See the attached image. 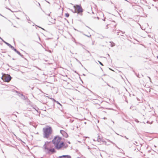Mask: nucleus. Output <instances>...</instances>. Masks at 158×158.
<instances>
[{"label": "nucleus", "instance_id": "obj_1", "mask_svg": "<svg viewBox=\"0 0 158 158\" xmlns=\"http://www.w3.org/2000/svg\"><path fill=\"white\" fill-rule=\"evenodd\" d=\"M62 138L58 135H56L54 138L52 142L55 146L54 148H62L64 147L66 148L68 147V145L62 141Z\"/></svg>", "mask_w": 158, "mask_h": 158}, {"label": "nucleus", "instance_id": "obj_2", "mask_svg": "<svg viewBox=\"0 0 158 158\" xmlns=\"http://www.w3.org/2000/svg\"><path fill=\"white\" fill-rule=\"evenodd\" d=\"M43 130L44 131V137L48 138L49 135L51 134L52 132V129L51 127H48L45 128H44Z\"/></svg>", "mask_w": 158, "mask_h": 158}, {"label": "nucleus", "instance_id": "obj_3", "mask_svg": "<svg viewBox=\"0 0 158 158\" xmlns=\"http://www.w3.org/2000/svg\"><path fill=\"white\" fill-rule=\"evenodd\" d=\"M73 7L77 10V13L78 14H80L81 15H82V13L83 11V10L81 5H76L74 6Z\"/></svg>", "mask_w": 158, "mask_h": 158}, {"label": "nucleus", "instance_id": "obj_4", "mask_svg": "<svg viewBox=\"0 0 158 158\" xmlns=\"http://www.w3.org/2000/svg\"><path fill=\"white\" fill-rule=\"evenodd\" d=\"M2 79L3 80H4L5 82H9L11 80L12 78L9 74H7V76L5 77H3V75L5 74L3 73H2Z\"/></svg>", "mask_w": 158, "mask_h": 158}, {"label": "nucleus", "instance_id": "obj_5", "mask_svg": "<svg viewBox=\"0 0 158 158\" xmlns=\"http://www.w3.org/2000/svg\"><path fill=\"white\" fill-rule=\"evenodd\" d=\"M44 152L46 153L51 155L56 152L55 149H44Z\"/></svg>", "mask_w": 158, "mask_h": 158}, {"label": "nucleus", "instance_id": "obj_6", "mask_svg": "<svg viewBox=\"0 0 158 158\" xmlns=\"http://www.w3.org/2000/svg\"><path fill=\"white\" fill-rule=\"evenodd\" d=\"M94 141H98V142L101 143L102 142V143H105L106 144V142L105 141L103 140V139L102 138H101L100 137V136L99 135H98L97 138H95L94 139Z\"/></svg>", "mask_w": 158, "mask_h": 158}, {"label": "nucleus", "instance_id": "obj_7", "mask_svg": "<svg viewBox=\"0 0 158 158\" xmlns=\"http://www.w3.org/2000/svg\"><path fill=\"white\" fill-rule=\"evenodd\" d=\"M60 132L64 137H65V138H67L68 137V134L64 131L63 130H60Z\"/></svg>", "mask_w": 158, "mask_h": 158}, {"label": "nucleus", "instance_id": "obj_8", "mask_svg": "<svg viewBox=\"0 0 158 158\" xmlns=\"http://www.w3.org/2000/svg\"><path fill=\"white\" fill-rule=\"evenodd\" d=\"M60 158H71L70 156L68 155H63L59 157Z\"/></svg>", "mask_w": 158, "mask_h": 158}, {"label": "nucleus", "instance_id": "obj_9", "mask_svg": "<svg viewBox=\"0 0 158 158\" xmlns=\"http://www.w3.org/2000/svg\"><path fill=\"white\" fill-rule=\"evenodd\" d=\"M51 142V141L50 142H48V141H47V142H45V144H44V146H43V148H47L46 147V145L48 144L49 143H50Z\"/></svg>", "mask_w": 158, "mask_h": 158}, {"label": "nucleus", "instance_id": "obj_10", "mask_svg": "<svg viewBox=\"0 0 158 158\" xmlns=\"http://www.w3.org/2000/svg\"><path fill=\"white\" fill-rule=\"evenodd\" d=\"M21 98L24 100H26L27 98V97H25V95L22 94V95H21V97H20Z\"/></svg>", "mask_w": 158, "mask_h": 158}, {"label": "nucleus", "instance_id": "obj_11", "mask_svg": "<svg viewBox=\"0 0 158 158\" xmlns=\"http://www.w3.org/2000/svg\"><path fill=\"white\" fill-rule=\"evenodd\" d=\"M19 55V56H20L22 57V58H24V56H23V55H22V54H21L19 52V51H17V52H16Z\"/></svg>", "mask_w": 158, "mask_h": 158}, {"label": "nucleus", "instance_id": "obj_12", "mask_svg": "<svg viewBox=\"0 0 158 158\" xmlns=\"http://www.w3.org/2000/svg\"><path fill=\"white\" fill-rule=\"evenodd\" d=\"M16 92L17 94L18 95L19 97H21V95H22L23 94H21L19 92L17 91H15Z\"/></svg>", "mask_w": 158, "mask_h": 158}, {"label": "nucleus", "instance_id": "obj_13", "mask_svg": "<svg viewBox=\"0 0 158 158\" xmlns=\"http://www.w3.org/2000/svg\"><path fill=\"white\" fill-rule=\"evenodd\" d=\"M110 42L111 43L110 46L111 47H113L115 46V44L114 42Z\"/></svg>", "mask_w": 158, "mask_h": 158}, {"label": "nucleus", "instance_id": "obj_14", "mask_svg": "<svg viewBox=\"0 0 158 158\" xmlns=\"http://www.w3.org/2000/svg\"><path fill=\"white\" fill-rule=\"evenodd\" d=\"M58 108L61 111H62L63 110V108L62 106H60L58 107Z\"/></svg>", "mask_w": 158, "mask_h": 158}, {"label": "nucleus", "instance_id": "obj_15", "mask_svg": "<svg viewBox=\"0 0 158 158\" xmlns=\"http://www.w3.org/2000/svg\"><path fill=\"white\" fill-rule=\"evenodd\" d=\"M69 13H66L65 14V16L66 17H69Z\"/></svg>", "mask_w": 158, "mask_h": 158}, {"label": "nucleus", "instance_id": "obj_16", "mask_svg": "<svg viewBox=\"0 0 158 158\" xmlns=\"http://www.w3.org/2000/svg\"><path fill=\"white\" fill-rule=\"evenodd\" d=\"M55 102H56L57 104H59L60 106H62V105L58 101H55Z\"/></svg>", "mask_w": 158, "mask_h": 158}, {"label": "nucleus", "instance_id": "obj_17", "mask_svg": "<svg viewBox=\"0 0 158 158\" xmlns=\"http://www.w3.org/2000/svg\"><path fill=\"white\" fill-rule=\"evenodd\" d=\"M4 43H5L9 47L11 45L10 44L7 42L6 41L5 42H4Z\"/></svg>", "mask_w": 158, "mask_h": 158}, {"label": "nucleus", "instance_id": "obj_18", "mask_svg": "<svg viewBox=\"0 0 158 158\" xmlns=\"http://www.w3.org/2000/svg\"><path fill=\"white\" fill-rule=\"evenodd\" d=\"M71 11L74 13H77L76 11V9H75L74 10H71Z\"/></svg>", "mask_w": 158, "mask_h": 158}, {"label": "nucleus", "instance_id": "obj_19", "mask_svg": "<svg viewBox=\"0 0 158 158\" xmlns=\"http://www.w3.org/2000/svg\"><path fill=\"white\" fill-rule=\"evenodd\" d=\"M76 60L80 64H81V65L82 66H83V65L82 64H81V62L77 59L76 58Z\"/></svg>", "mask_w": 158, "mask_h": 158}, {"label": "nucleus", "instance_id": "obj_20", "mask_svg": "<svg viewBox=\"0 0 158 158\" xmlns=\"http://www.w3.org/2000/svg\"><path fill=\"white\" fill-rule=\"evenodd\" d=\"M9 47L12 50L14 48V47H13L11 45H10Z\"/></svg>", "mask_w": 158, "mask_h": 158}, {"label": "nucleus", "instance_id": "obj_21", "mask_svg": "<svg viewBox=\"0 0 158 158\" xmlns=\"http://www.w3.org/2000/svg\"><path fill=\"white\" fill-rule=\"evenodd\" d=\"M50 99H51V100H52V101H54L55 102V101H56L54 98H50Z\"/></svg>", "mask_w": 158, "mask_h": 158}, {"label": "nucleus", "instance_id": "obj_22", "mask_svg": "<svg viewBox=\"0 0 158 158\" xmlns=\"http://www.w3.org/2000/svg\"><path fill=\"white\" fill-rule=\"evenodd\" d=\"M98 62L100 64H101V65H102V66L103 65V64L100 61H98Z\"/></svg>", "mask_w": 158, "mask_h": 158}, {"label": "nucleus", "instance_id": "obj_23", "mask_svg": "<svg viewBox=\"0 0 158 158\" xmlns=\"http://www.w3.org/2000/svg\"><path fill=\"white\" fill-rule=\"evenodd\" d=\"M13 50H14L16 52H17V51H18L16 48H14Z\"/></svg>", "mask_w": 158, "mask_h": 158}, {"label": "nucleus", "instance_id": "obj_24", "mask_svg": "<svg viewBox=\"0 0 158 158\" xmlns=\"http://www.w3.org/2000/svg\"><path fill=\"white\" fill-rule=\"evenodd\" d=\"M0 39L2 40V42H3L4 43V42H5L6 41H4L1 37L0 38Z\"/></svg>", "mask_w": 158, "mask_h": 158}, {"label": "nucleus", "instance_id": "obj_25", "mask_svg": "<svg viewBox=\"0 0 158 158\" xmlns=\"http://www.w3.org/2000/svg\"><path fill=\"white\" fill-rule=\"evenodd\" d=\"M0 39L2 40V42H3L4 43V42H5L6 41H4L1 37L0 38Z\"/></svg>", "mask_w": 158, "mask_h": 158}, {"label": "nucleus", "instance_id": "obj_26", "mask_svg": "<svg viewBox=\"0 0 158 158\" xmlns=\"http://www.w3.org/2000/svg\"><path fill=\"white\" fill-rule=\"evenodd\" d=\"M0 39L2 40V42H3L4 43V42H5L6 41H4L1 37L0 38Z\"/></svg>", "mask_w": 158, "mask_h": 158}, {"label": "nucleus", "instance_id": "obj_27", "mask_svg": "<svg viewBox=\"0 0 158 158\" xmlns=\"http://www.w3.org/2000/svg\"><path fill=\"white\" fill-rule=\"evenodd\" d=\"M27 18V20L28 21H31L30 20L29 17H28V18L27 17V18Z\"/></svg>", "mask_w": 158, "mask_h": 158}, {"label": "nucleus", "instance_id": "obj_28", "mask_svg": "<svg viewBox=\"0 0 158 158\" xmlns=\"http://www.w3.org/2000/svg\"><path fill=\"white\" fill-rule=\"evenodd\" d=\"M148 77L149 78V80H150V82H152L151 81V79L150 78V77L148 76Z\"/></svg>", "mask_w": 158, "mask_h": 158}, {"label": "nucleus", "instance_id": "obj_29", "mask_svg": "<svg viewBox=\"0 0 158 158\" xmlns=\"http://www.w3.org/2000/svg\"><path fill=\"white\" fill-rule=\"evenodd\" d=\"M38 4H39V7H40V8L41 9V6H40V4L39 3V2H38Z\"/></svg>", "mask_w": 158, "mask_h": 158}, {"label": "nucleus", "instance_id": "obj_30", "mask_svg": "<svg viewBox=\"0 0 158 158\" xmlns=\"http://www.w3.org/2000/svg\"><path fill=\"white\" fill-rule=\"evenodd\" d=\"M35 26H37V27H39V28H41V29H42V27H40V26H37V25H35Z\"/></svg>", "mask_w": 158, "mask_h": 158}, {"label": "nucleus", "instance_id": "obj_31", "mask_svg": "<svg viewBox=\"0 0 158 158\" xmlns=\"http://www.w3.org/2000/svg\"><path fill=\"white\" fill-rule=\"evenodd\" d=\"M35 26H37V27H39V28H41V29H42V27H40V26H37V25H35Z\"/></svg>", "mask_w": 158, "mask_h": 158}, {"label": "nucleus", "instance_id": "obj_32", "mask_svg": "<svg viewBox=\"0 0 158 158\" xmlns=\"http://www.w3.org/2000/svg\"><path fill=\"white\" fill-rule=\"evenodd\" d=\"M105 82L106 83L107 85H108L110 87V86L109 85V84L108 83H106V82Z\"/></svg>", "mask_w": 158, "mask_h": 158}, {"label": "nucleus", "instance_id": "obj_33", "mask_svg": "<svg viewBox=\"0 0 158 158\" xmlns=\"http://www.w3.org/2000/svg\"><path fill=\"white\" fill-rule=\"evenodd\" d=\"M135 121L136 122H137V123H139V121L138 120H137V119H136V120H135Z\"/></svg>", "mask_w": 158, "mask_h": 158}, {"label": "nucleus", "instance_id": "obj_34", "mask_svg": "<svg viewBox=\"0 0 158 158\" xmlns=\"http://www.w3.org/2000/svg\"><path fill=\"white\" fill-rule=\"evenodd\" d=\"M108 28V25H107L106 26V29H107V28Z\"/></svg>", "mask_w": 158, "mask_h": 158}, {"label": "nucleus", "instance_id": "obj_35", "mask_svg": "<svg viewBox=\"0 0 158 158\" xmlns=\"http://www.w3.org/2000/svg\"><path fill=\"white\" fill-rule=\"evenodd\" d=\"M86 35V36H87V37H89L91 36V35H89V36L87 35Z\"/></svg>", "mask_w": 158, "mask_h": 158}, {"label": "nucleus", "instance_id": "obj_36", "mask_svg": "<svg viewBox=\"0 0 158 158\" xmlns=\"http://www.w3.org/2000/svg\"><path fill=\"white\" fill-rule=\"evenodd\" d=\"M51 13V12H50V13H49V14H47V15H48V16H50V13Z\"/></svg>", "mask_w": 158, "mask_h": 158}, {"label": "nucleus", "instance_id": "obj_37", "mask_svg": "<svg viewBox=\"0 0 158 158\" xmlns=\"http://www.w3.org/2000/svg\"><path fill=\"white\" fill-rule=\"evenodd\" d=\"M134 145H136V146H139L138 145H136V144H135L134 143Z\"/></svg>", "mask_w": 158, "mask_h": 158}, {"label": "nucleus", "instance_id": "obj_38", "mask_svg": "<svg viewBox=\"0 0 158 158\" xmlns=\"http://www.w3.org/2000/svg\"><path fill=\"white\" fill-rule=\"evenodd\" d=\"M147 123H150V122L149 121H147Z\"/></svg>", "mask_w": 158, "mask_h": 158}, {"label": "nucleus", "instance_id": "obj_39", "mask_svg": "<svg viewBox=\"0 0 158 158\" xmlns=\"http://www.w3.org/2000/svg\"><path fill=\"white\" fill-rule=\"evenodd\" d=\"M124 137H125V138H126V139H128V138H127L126 136H124Z\"/></svg>", "mask_w": 158, "mask_h": 158}, {"label": "nucleus", "instance_id": "obj_40", "mask_svg": "<svg viewBox=\"0 0 158 158\" xmlns=\"http://www.w3.org/2000/svg\"><path fill=\"white\" fill-rule=\"evenodd\" d=\"M69 144H70V142L69 141H68V142H67Z\"/></svg>", "mask_w": 158, "mask_h": 158}, {"label": "nucleus", "instance_id": "obj_41", "mask_svg": "<svg viewBox=\"0 0 158 158\" xmlns=\"http://www.w3.org/2000/svg\"><path fill=\"white\" fill-rule=\"evenodd\" d=\"M136 76H137V77H139V75H136Z\"/></svg>", "mask_w": 158, "mask_h": 158}, {"label": "nucleus", "instance_id": "obj_42", "mask_svg": "<svg viewBox=\"0 0 158 158\" xmlns=\"http://www.w3.org/2000/svg\"><path fill=\"white\" fill-rule=\"evenodd\" d=\"M111 121L112 122V123H113V124H114V121H113L112 120H111Z\"/></svg>", "mask_w": 158, "mask_h": 158}, {"label": "nucleus", "instance_id": "obj_43", "mask_svg": "<svg viewBox=\"0 0 158 158\" xmlns=\"http://www.w3.org/2000/svg\"><path fill=\"white\" fill-rule=\"evenodd\" d=\"M81 46H84V47H85V46L83 45H82V44H81Z\"/></svg>", "mask_w": 158, "mask_h": 158}, {"label": "nucleus", "instance_id": "obj_44", "mask_svg": "<svg viewBox=\"0 0 158 158\" xmlns=\"http://www.w3.org/2000/svg\"><path fill=\"white\" fill-rule=\"evenodd\" d=\"M70 52H71V53H72L73 54V52H71V51H70Z\"/></svg>", "mask_w": 158, "mask_h": 158}, {"label": "nucleus", "instance_id": "obj_45", "mask_svg": "<svg viewBox=\"0 0 158 158\" xmlns=\"http://www.w3.org/2000/svg\"><path fill=\"white\" fill-rule=\"evenodd\" d=\"M83 76H85V75H85V74H83Z\"/></svg>", "mask_w": 158, "mask_h": 158}, {"label": "nucleus", "instance_id": "obj_46", "mask_svg": "<svg viewBox=\"0 0 158 158\" xmlns=\"http://www.w3.org/2000/svg\"><path fill=\"white\" fill-rule=\"evenodd\" d=\"M97 18L98 19H99V18L98 17H97Z\"/></svg>", "mask_w": 158, "mask_h": 158}, {"label": "nucleus", "instance_id": "obj_47", "mask_svg": "<svg viewBox=\"0 0 158 158\" xmlns=\"http://www.w3.org/2000/svg\"><path fill=\"white\" fill-rule=\"evenodd\" d=\"M87 52H88V53H90V52H89V51L87 50Z\"/></svg>", "mask_w": 158, "mask_h": 158}, {"label": "nucleus", "instance_id": "obj_48", "mask_svg": "<svg viewBox=\"0 0 158 158\" xmlns=\"http://www.w3.org/2000/svg\"><path fill=\"white\" fill-rule=\"evenodd\" d=\"M139 144L140 146V147H141L142 146V145L140 143H139Z\"/></svg>", "mask_w": 158, "mask_h": 158}, {"label": "nucleus", "instance_id": "obj_49", "mask_svg": "<svg viewBox=\"0 0 158 158\" xmlns=\"http://www.w3.org/2000/svg\"><path fill=\"white\" fill-rule=\"evenodd\" d=\"M12 60H15V59H14V58H12Z\"/></svg>", "mask_w": 158, "mask_h": 158}, {"label": "nucleus", "instance_id": "obj_50", "mask_svg": "<svg viewBox=\"0 0 158 158\" xmlns=\"http://www.w3.org/2000/svg\"><path fill=\"white\" fill-rule=\"evenodd\" d=\"M101 79H102V80L103 81H104V80H103V78H101Z\"/></svg>", "mask_w": 158, "mask_h": 158}, {"label": "nucleus", "instance_id": "obj_51", "mask_svg": "<svg viewBox=\"0 0 158 158\" xmlns=\"http://www.w3.org/2000/svg\"><path fill=\"white\" fill-rule=\"evenodd\" d=\"M33 26H34V25H35V24L34 23H33Z\"/></svg>", "mask_w": 158, "mask_h": 158}, {"label": "nucleus", "instance_id": "obj_52", "mask_svg": "<svg viewBox=\"0 0 158 158\" xmlns=\"http://www.w3.org/2000/svg\"><path fill=\"white\" fill-rule=\"evenodd\" d=\"M49 52H51V50H49Z\"/></svg>", "mask_w": 158, "mask_h": 158}, {"label": "nucleus", "instance_id": "obj_53", "mask_svg": "<svg viewBox=\"0 0 158 158\" xmlns=\"http://www.w3.org/2000/svg\"><path fill=\"white\" fill-rule=\"evenodd\" d=\"M42 29L43 30H45L44 29V28H42Z\"/></svg>", "mask_w": 158, "mask_h": 158}, {"label": "nucleus", "instance_id": "obj_54", "mask_svg": "<svg viewBox=\"0 0 158 158\" xmlns=\"http://www.w3.org/2000/svg\"><path fill=\"white\" fill-rule=\"evenodd\" d=\"M126 102L127 103L128 102L127 101V100H125Z\"/></svg>", "mask_w": 158, "mask_h": 158}, {"label": "nucleus", "instance_id": "obj_55", "mask_svg": "<svg viewBox=\"0 0 158 158\" xmlns=\"http://www.w3.org/2000/svg\"><path fill=\"white\" fill-rule=\"evenodd\" d=\"M14 27H16L15 26H14Z\"/></svg>", "mask_w": 158, "mask_h": 158}, {"label": "nucleus", "instance_id": "obj_56", "mask_svg": "<svg viewBox=\"0 0 158 158\" xmlns=\"http://www.w3.org/2000/svg\"><path fill=\"white\" fill-rule=\"evenodd\" d=\"M135 142L136 144H138V143L137 142Z\"/></svg>", "mask_w": 158, "mask_h": 158}, {"label": "nucleus", "instance_id": "obj_57", "mask_svg": "<svg viewBox=\"0 0 158 158\" xmlns=\"http://www.w3.org/2000/svg\"><path fill=\"white\" fill-rule=\"evenodd\" d=\"M124 33H125V32H122V33H123V34H124Z\"/></svg>", "mask_w": 158, "mask_h": 158}, {"label": "nucleus", "instance_id": "obj_58", "mask_svg": "<svg viewBox=\"0 0 158 158\" xmlns=\"http://www.w3.org/2000/svg\"><path fill=\"white\" fill-rule=\"evenodd\" d=\"M0 15H1V16H3L2 15H1V14H0Z\"/></svg>", "mask_w": 158, "mask_h": 158}, {"label": "nucleus", "instance_id": "obj_59", "mask_svg": "<svg viewBox=\"0 0 158 158\" xmlns=\"http://www.w3.org/2000/svg\"><path fill=\"white\" fill-rule=\"evenodd\" d=\"M104 119H106V118H105V117H104Z\"/></svg>", "mask_w": 158, "mask_h": 158}, {"label": "nucleus", "instance_id": "obj_60", "mask_svg": "<svg viewBox=\"0 0 158 158\" xmlns=\"http://www.w3.org/2000/svg\"><path fill=\"white\" fill-rule=\"evenodd\" d=\"M88 27V28H89V29H90V28L89 27Z\"/></svg>", "mask_w": 158, "mask_h": 158}, {"label": "nucleus", "instance_id": "obj_61", "mask_svg": "<svg viewBox=\"0 0 158 158\" xmlns=\"http://www.w3.org/2000/svg\"><path fill=\"white\" fill-rule=\"evenodd\" d=\"M12 25H13V23H12Z\"/></svg>", "mask_w": 158, "mask_h": 158}, {"label": "nucleus", "instance_id": "obj_62", "mask_svg": "<svg viewBox=\"0 0 158 158\" xmlns=\"http://www.w3.org/2000/svg\"><path fill=\"white\" fill-rule=\"evenodd\" d=\"M88 147V148H89V147Z\"/></svg>", "mask_w": 158, "mask_h": 158}, {"label": "nucleus", "instance_id": "obj_63", "mask_svg": "<svg viewBox=\"0 0 158 158\" xmlns=\"http://www.w3.org/2000/svg\"><path fill=\"white\" fill-rule=\"evenodd\" d=\"M157 58L158 59V56H157Z\"/></svg>", "mask_w": 158, "mask_h": 158}, {"label": "nucleus", "instance_id": "obj_64", "mask_svg": "<svg viewBox=\"0 0 158 158\" xmlns=\"http://www.w3.org/2000/svg\"><path fill=\"white\" fill-rule=\"evenodd\" d=\"M103 75L105 76V75H106V74H104Z\"/></svg>", "mask_w": 158, "mask_h": 158}]
</instances>
